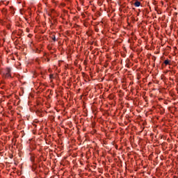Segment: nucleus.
I'll return each instance as SVG.
<instances>
[{
	"label": "nucleus",
	"mask_w": 178,
	"mask_h": 178,
	"mask_svg": "<svg viewBox=\"0 0 178 178\" xmlns=\"http://www.w3.org/2000/svg\"><path fill=\"white\" fill-rule=\"evenodd\" d=\"M140 5H141V2L138 1H136L134 3V6H136V8H138L140 6Z\"/></svg>",
	"instance_id": "obj_2"
},
{
	"label": "nucleus",
	"mask_w": 178,
	"mask_h": 178,
	"mask_svg": "<svg viewBox=\"0 0 178 178\" xmlns=\"http://www.w3.org/2000/svg\"><path fill=\"white\" fill-rule=\"evenodd\" d=\"M26 31L29 33L30 30L29 29H26Z\"/></svg>",
	"instance_id": "obj_7"
},
{
	"label": "nucleus",
	"mask_w": 178,
	"mask_h": 178,
	"mask_svg": "<svg viewBox=\"0 0 178 178\" xmlns=\"http://www.w3.org/2000/svg\"><path fill=\"white\" fill-rule=\"evenodd\" d=\"M53 41H56V38L55 36H54V38H52Z\"/></svg>",
	"instance_id": "obj_5"
},
{
	"label": "nucleus",
	"mask_w": 178,
	"mask_h": 178,
	"mask_svg": "<svg viewBox=\"0 0 178 178\" xmlns=\"http://www.w3.org/2000/svg\"><path fill=\"white\" fill-rule=\"evenodd\" d=\"M49 79H54V74H50L49 75Z\"/></svg>",
	"instance_id": "obj_4"
},
{
	"label": "nucleus",
	"mask_w": 178,
	"mask_h": 178,
	"mask_svg": "<svg viewBox=\"0 0 178 178\" xmlns=\"http://www.w3.org/2000/svg\"><path fill=\"white\" fill-rule=\"evenodd\" d=\"M0 74H1L3 79H12V68L7 67L0 70Z\"/></svg>",
	"instance_id": "obj_1"
},
{
	"label": "nucleus",
	"mask_w": 178,
	"mask_h": 178,
	"mask_svg": "<svg viewBox=\"0 0 178 178\" xmlns=\"http://www.w3.org/2000/svg\"><path fill=\"white\" fill-rule=\"evenodd\" d=\"M163 63L165 65V66H168V65H170V60L169 59H166L164 60Z\"/></svg>",
	"instance_id": "obj_3"
},
{
	"label": "nucleus",
	"mask_w": 178,
	"mask_h": 178,
	"mask_svg": "<svg viewBox=\"0 0 178 178\" xmlns=\"http://www.w3.org/2000/svg\"><path fill=\"white\" fill-rule=\"evenodd\" d=\"M31 36H32L31 34L28 35V37H29V38H31Z\"/></svg>",
	"instance_id": "obj_6"
}]
</instances>
